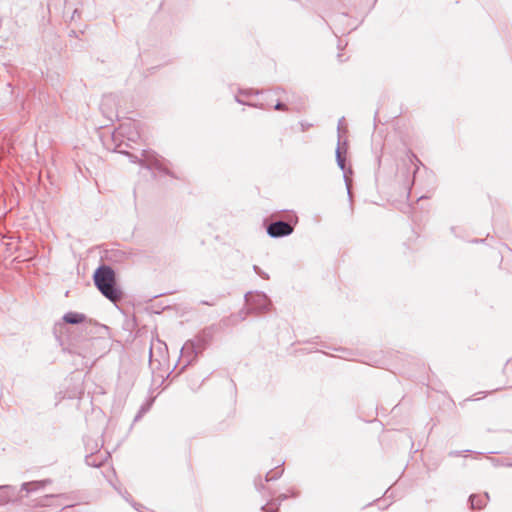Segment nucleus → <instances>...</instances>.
Wrapping results in <instances>:
<instances>
[{
    "label": "nucleus",
    "instance_id": "f257e3e1",
    "mask_svg": "<svg viewBox=\"0 0 512 512\" xmlns=\"http://www.w3.org/2000/svg\"><path fill=\"white\" fill-rule=\"evenodd\" d=\"M138 132L130 131V128L126 125H121L118 129H115L111 135V140L114 144L113 151L127 155L130 161L133 163H139L142 167L148 170H156L161 174L170 176L174 179H178V176L169 169L170 161L160 156L152 150H143L142 158L139 159L137 156L130 154L128 151L122 149V146L129 147L130 145L125 142V138L128 141L135 142L138 138Z\"/></svg>",
    "mask_w": 512,
    "mask_h": 512
},
{
    "label": "nucleus",
    "instance_id": "f03ea898",
    "mask_svg": "<svg viewBox=\"0 0 512 512\" xmlns=\"http://www.w3.org/2000/svg\"><path fill=\"white\" fill-rule=\"evenodd\" d=\"M93 281L95 287L111 302L117 303L123 299L124 293L117 284L115 270L110 265H99L93 273Z\"/></svg>",
    "mask_w": 512,
    "mask_h": 512
},
{
    "label": "nucleus",
    "instance_id": "7ed1b4c3",
    "mask_svg": "<svg viewBox=\"0 0 512 512\" xmlns=\"http://www.w3.org/2000/svg\"><path fill=\"white\" fill-rule=\"evenodd\" d=\"M214 326L205 327L193 339L185 342L181 356L186 359V365L193 364L197 357L209 346L214 336Z\"/></svg>",
    "mask_w": 512,
    "mask_h": 512
},
{
    "label": "nucleus",
    "instance_id": "20e7f679",
    "mask_svg": "<svg viewBox=\"0 0 512 512\" xmlns=\"http://www.w3.org/2000/svg\"><path fill=\"white\" fill-rule=\"evenodd\" d=\"M103 342L102 338L90 337L80 341L71 340L67 346H63V350L71 354L79 355L83 358L97 356L96 346Z\"/></svg>",
    "mask_w": 512,
    "mask_h": 512
},
{
    "label": "nucleus",
    "instance_id": "39448f33",
    "mask_svg": "<svg viewBox=\"0 0 512 512\" xmlns=\"http://www.w3.org/2000/svg\"><path fill=\"white\" fill-rule=\"evenodd\" d=\"M244 298L248 306L247 313L261 315L269 312L273 306L271 299L264 292H247Z\"/></svg>",
    "mask_w": 512,
    "mask_h": 512
},
{
    "label": "nucleus",
    "instance_id": "423d86ee",
    "mask_svg": "<svg viewBox=\"0 0 512 512\" xmlns=\"http://www.w3.org/2000/svg\"><path fill=\"white\" fill-rule=\"evenodd\" d=\"M298 223V217L295 213L289 215L287 221L276 220L266 227V232L271 238H283L291 235Z\"/></svg>",
    "mask_w": 512,
    "mask_h": 512
},
{
    "label": "nucleus",
    "instance_id": "0eeeda50",
    "mask_svg": "<svg viewBox=\"0 0 512 512\" xmlns=\"http://www.w3.org/2000/svg\"><path fill=\"white\" fill-rule=\"evenodd\" d=\"M275 492L268 490V497L271 499L264 505L261 506L262 512H277L283 501L288 498H298L300 492L296 489H289L287 493H281L277 497H274Z\"/></svg>",
    "mask_w": 512,
    "mask_h": 512
},
{
    "label": "nucleus",
    "instance_id": "6e6552de",
    "mask_svg": "<svg viewBox=\"0 0 512 512\" xmlns=\"http://www.w3.org/2000/svg\"><path fill=\"white\" fill-rule=\"evenodd\" d=\"M87 317L85 314L76 312V311H69L65 313L62 317L63 324L59 323L54 326V334L57 338V340L60 342L61 346H64V342L61 339L60 334L63 333V329H65L66 324H72L77 325L84 323L86 321Z\"/></svg>",
    "mask_w": 512,
    "mask_h": 512
},
{
    "label": "nucleus",
    "instance_id": "1a4fd4ad",
    "mask_svg": "<svg viewBox=\"0 0 512 512\" xmlns=\"http://www.w3.org/2000/svg\"><path fill=\"white\" fill-rule=\"evenodd\" d=\"M284 473V469L282 468V464L276 466L275 468L271 469L269 472L266 473L264 479H262L261 476H258L254 480V486L256 490L260 493L263 491H267L269 489L266 488L264 482H270L275 481L279 479Z\"/></svg>",
    "mask_w": 512,
    "mask_h": 512
},
{
    "label": "nucleus",
    "instance_id": "9d476101",
    "mask_svg": "<svg viewBox=\"0 0 512 512\" xmlns=\"http://www.w3.org/2000/svg\"><path fill=\"white\" fill-rule=\"evenodd\" d=\"M286 93L285 89L281 86H274L272 88L256 91L255 94L263 95L265 100V109L271 105L273 102V98L277 97V99H281L282 95Z\"/></svg>",
    "mask_w": 512,
    "mask_h": 512
},
{
    "label": "nucleus",
    "instance_id": "9b49d317",
    "mask_svg": "<svg viewBox=\"0 0 512 512\" xmlns=\"http://www.w3.org/2000/svg\"><path fill=\"white\" fill-rule=\"evenodd\" d=\"M489 500V494L485 492L483 495L471 494L468 498V503L472 510L482 509L486 506Z\"/></svg>",
    "mask_w": 512,
    "mask_h": 512
},
{
    "label": "nucleus",
    "instance_id": "f8f14e48",
    "mask_svg": "<svg viewBox=\"0 0 512 512\" xmlns=\"http://www.w3.org/2000/svg\"><path fill=\"white\" fill-rule=\"evenodd\" d=\"M51 479H43V480H36V481H30V482H24L21 485V491H26L27 494L32 492L31 486H35L36 488L43 489L47 485L51 484Z\"/></svg>",
    "mask_w": 512,
    "mask_h": 512
},
{
    "label": "nucleus",
    "instance_id": "ddd939ff",
    "mask_svg": "<svg viewBox=\"0 0 512 512\" xmlns=\"http://www.w3.org/2000/svg\"><path fill=\"white\" fill-rule=\"evenodd\" d=\"M336 162H337V165L339 166V168L344 172V179H345L346 186H347L348 197L351 201L352 200L351 192H350L349 184L347 182V178H346V174H345V157L342 155L339 145L336 148Z\"/></svg>",
    "mask_w": 512,
    "mask_h": 512
},
{
    "label": "nucleus",
    "instance_id": "4468645a",
    "mask_svg": "<svg viewBox=\"0 0 512 512\" xmlns=\"http://www.w3.org/2000/svg\"><path fill=\"white\" fill-rule=\"evenodd\" d=\"M404 167L406 169L407 174H412V179H407L405 181V186L410 191L411 185L413 184L414 181L415 174L418 171V167L412 162V160H409L408 163H405Z\"/></svg>",
    "mask_w": 512,
    "mask_h": 512
},
{
    "label": "nucleus",
    "instance_id": "2eb2a0df",
    "mask_svg": "<svg viewBox=\"0 0 512 512\" xmlns=\"http://www.w3.org/2000/svg\"><path fill=\"white\" fill-rule=\"evenodd\" d=\"M105 459L98 460L93 453L86 455L85 463L90 467L98 468L103 465Z\"/></svg>",
    "mask_w": 512,
    "mask_h": 512
},
{
    "label": "nucleus",
    "instance_id": "dca6fc26",
    "mask_svg": "<svg viewBox=\"0 0 512 512\" xmlns=\"http://www.w3.org/2000/svg\"><path fill=\"white\" fill-rule=\"evenodd\" d=\"M234 100L239 104L246 105L252 108L265 109V105L263 102H246L242 98H240L239 95H235Z\"/></svg>",
    "mask_w": 512,
    "mask_h": 512
},
{
    "label": "nucleus",
    "instance_id": "f3484780",
    "mask_svg": "<svg viewBox=\"0 0 512 512\" xmlns=\"http://www.w3.org/2000/svg\"><path fill=\"white\" fill-rule=\"evenodd\" d=\"M152 402H153V400H150V401H147L146 403H144L143 405H141L138 413L136 414V416L134 418V422L140 420L142 418V416L150 410V408L152 406Z\"/></svg>",
    "mask_w": 512,
    "mask_h": 512
},
{
    "label": "nucleus",
    "instance_id": "a211bd4d",
    "mask_svg": "<svg viewBox=\"0 0 512 512\" xmlns=\"http://www.w3.org/2000/svg\"><path fill=\"white\" fill-rule=\"evenodd\" d=\"M273 108L277 111H284V112L288 111V109H289L288 106L285 103H283L280 99H276V103L273 106Z\"/></svg>",
    "mask_w": 512,
    "mask_h": 512
},
{
    "label": "nucleus",
    "instance_id": "6ab92c4d",
    "mask_svg": "<svg viewBox=\"0 0 512 512\" xmlns=\"http://www.w3.org/2000/svg\"><path fill=\"white\" fill-rule=\"evenodd\" d=\"M257 90L255 89H239L238 90V93L239 95H242V96H245V97H250L252 95H256L255 92Z\"/></svg>",
    "mask_w": 512,
    "mask_h": 512
},
{
    "label": "nucleus",
    "instance_id": "aec40b11",
    "mask_svg": "<svg viewBox=\"0 0 512 512\" xmlns=\"http://www.w3.org/2000/svg\"><path fill=\"white\" fill-rule=\"evenodd\" d=\"M253 270L256 274H258L263 279H269V275L266 272H264L259 266L254 265Z\"/></svg>",
    "mask_w": 512,
    "mask_h": 512
},
{
    "label": "nucleus",
    "instance_id": "412c9836",
    "mask_svg": "<svg viewBox=\"0 0 512 512\" xmlns=\"http://www.w3.org/2000/svg\"><path fill=\"white\" fill-rule=\"evenodd\" d=\"M468 452H471L470 450H464V451H457V450H452L448 453V455L450 457H458V456H461L462 453H468Z\"/></svg>",
    "mask_w": 512,
    "mask_h": 512
},
{
    "label": "nucleus",
    "instance_id": "4be33fe9",
    "mask_svg": "<svg viewBox=\"0 0 512 512\" xmlns=\"http://www.w3.org/2000/svg\"><path fill=\"white\" fill-rule=\"evenodd\" d=\"M301 131L305 132L308 130L312 125L310 123H307L305 121H301L300 123Z\"/></svg>",
    "mask_w": 512,
    "mask_h": 512
},
{
    "label": "nucleus",
    "instance_id": "5701e85b",
    "mask_svg": "<svg viewBox=\"0 0 512 512\" xmlns=\"http://www.w3.org/2000/svg\"><path fill=\"white\" fill-rule=\"evenodd\" d=\"M132 506H133V508H135L137 511H142V509H143V508H145L143 504H141V503H137V502H132Z\"/></svg>",
    "mask_w": 512,
    "mask_h": 512
},
{
    "label": "nucleus",
    "instance_id": "b1692460",
    "mask_svg": "<svg viewBox=\"0 0 512 512\" xmlns=\"http://www.w3.org/2000/svg\"><path fill=\"white\" fill-rule=\"evenodd\" d=\"M123 497H124V499H125L127 502H129L131 505H132V502H134V501H133V499H132V496H131L128 492H125V495H123Z\"/></svg>",
    "mask_w": 512,
    "mask_h": 512
},
{
    "label": "nucleus",
    "instance_id": "393cba45",
    "mask_svg": "<svg viewBox=\"0 0 512 512\" xmlns=\"http://www.w3.org/2000/svg\"><path fill=\"white\" fill-rule=\"evenodd\" d=\"M249 314H250V313H247V310H246V311L241 310V311L239 312V317H240V319H241V320H245V319H246V317H247V315H249Z\"/></svg>",
    "mask_w": 512,
    "mask_h": 512
},
{
    "label": "nucleus",
    "instance_id": "a878e982",
    "mask_svg": "<svg viewBox=\"0 0 512 512\" xmlns=\"http://www.w3.org/2000/svg\"><path fill=\"white\" fill-rule=\"evenodd\" d=\"M201 304L213 306V305H215V302H213V301L210 302V301H204L203 300V301H201Z\"/></svg>",
    "mask_w": 512,
    "mask_h": 512
},
{
    "label": "nucleus",
    "instance_id": "bb28decb",
    "mask_svg": "<svg viewBox=\"0 0 512 512\" xmlns=\"http://www.w3.org/2000/svg\"><path fill=\"white\" fill-rule=\"evenodd\" d=\"M483 241H484L483 239L475 238V239L471 240V243H480V242H483Z\"/></svg>",
    "mask_w": 512,
    "mask_h": 512
},
{
    "label": "nucleus",
    "instance_id": "cd10ccee",
    "mask_svg": "<svg viewBox=\"0 0 512 512\" xmlns=\"http://www.w3.org/2000/svg\"><path fill=\"white\" fill-rule=\"evenodd\" d=\"M343 121H344V117H342V118L339 120V122H338V130H340V127H341V125H342Z\"/></svg>",
    "mask_w": 512,
    "mask_h": 512
},
{
    "label": "nucleus",
    "instance_id": "c85d7f7f",
    "mask_svg": "<svg viewBox=\"0 0 512 512\" xmlns=\"http://www.w3.org/2000/svg\"><path fill=\"white\" fill-rule=\"evenodd\" d=\"M337 58H338L339 62H344L345 61L344 59H342V54H340V53L337 55Z\"/></svg>",
    "mask_w": 512,
    "mask_h": 512
},
{
    "label": "nucleus",
    "instance_id": "c756f323",
    "mask_svg": "<svg viewBox=\"0 0 512 512\" xmlns=\"http://www.w3.org/2000/svg\"><path fill=\"white\" fill-rule=\"evenodd\" d=\"M450 230H451V233H453L454 235H456V227L452 226V227L450 228Z\"/></svg>",
    "mask_w": 512,
    "mask_h": 512
},
{
    "label": "nucleus",
    "instance_id": "7c9ffc66",
    "mask_svg": "<svg viewBox=\"0 0 512 512\" xmlns=\"http://www.w3.org/2000/svg\"><path fill=\"white\" fill-rule=\"evenodd\" d=\"M69 36H76V32L74 30H72L70 33H69Z\"/></svg>",
    "mask_w": 512,
    "mask_h": 512
},
{
    "label": "nucleus",
    "instance_id": "2f4dec72",
    "mask_svg": "<svg viewBox=\"0 0 512 512\" xmlns=\"http://www.w3.org/2000/svg\"><path fill=\"white\" fill-rule=\"evenodd\" d=\"M31 489H32V492L36 491V490H39V488H36L35 486H31Z\"/></svg>",
    "mask_w": 512,
    "mask_h": 512
},
{
    "label": "nucleus",
    "instance_id": "473e14b6",
    "mask_svg": "<svg viewBox=\"0 0 512 512\" xmlns=\"http://www.w3.org/2000/svg\"><path fill=\"white\" fill-rule=\"evenodd\" d=\"M389 491H390V489H387V490L385 491V493H384V496H386V497H387V496H388Z\"/></svg>",
    "mask_w": 512,
    "mask_h": 512
},
{
    "label": "nucleus",
    "instance_id": "72a5a7b5",
    "mask_svg": "<svg viewBox=\"0 0 512 512\" xmlns=\"http://www.w3.org/2000/svg\"><path fill=\"white\" fill-rule=\"evenodd\" d=\"M46 497H47V498H52V497H56V495H54V494H50V495H47Z\"/></svg>",
    "mask_w": 512,
    "mask_h": 512
},
{
    "label": "nucleus",
    "instance_id": "f704fd0d",
    "mask_svg": "<svg viewBox=\"0 0 512 512\" xmlns=\"http://www.w3.org/2000/svg\"><path fill=\"white\" fill-rule=\"evenodd\" d=\"M73 14H78V10H77V9H75V10H74V12H73ZM73 18H74V15H72V19H73Z\"/></svg>",
    "mask_w": 512,
    "mask_h": 512
},
{
    "label": "nucleus",
    "instance_id": "c9c22d12",
    "mask_svg": "<svg viewBox=\"0 0 512 512\" xmlns=\"http://www.w3.org/2000/svg\"><path fill=\"white\" fill-rule=\"evenodd\" d=\"M7 487H8V486H4V485H3V486H0V490H1V489H5V488H7Z\"/></svg>",
    "mask_w": 512,
    "mask_h": 512
}]
</instances>
